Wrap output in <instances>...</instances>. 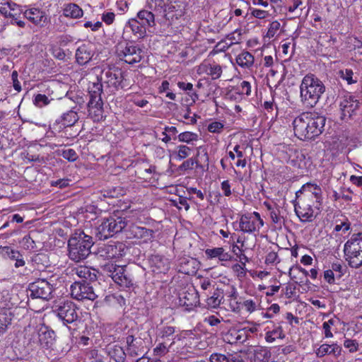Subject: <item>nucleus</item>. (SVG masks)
Masks as SVG:
<instances>
[{
  "mask_svg": "<svg viewBox=\"0 0 362 362\" xmlns=\"http://www.w3.org/2000/svg\"><path fill=\"white\" fill-rule=\"evenodd\" d=\"M122 231L127 238L135 239L139 243H148L153 237L152 230L131 223L126 217L117 215L103 218L96 228V235L100 240H105Z\"/></svg>",
  "mask_w": 362,
  "mask_h": 362,
  "instance_id": "nucleus-1",
  "label": "nucleus"
},
{
  "mask_svg": "<svg viewBox=\"0 0 362 362\" xmlns=\"http://www.w3.org/2000/svg\"><path fill=\"white\" fill-rule=\"evenodd\" d=\"M321 187L313 182H307L296 192L295 212L301 222H312L320 213L322 205Z\"/></svg>",
  "mask_w": 362,
  "mask_h": 362,
  "instance_id": "nucleus-2",
  "label": "nucleus"
},
{
  "mask_svg": "<svg viewBox=\"0 0 362 362\" xmlns=\"http://www.w3.org/2000/svg\"><path fill=\"white\" fill-rule=\"evenodd\" d=\"M326 119L316 112H303L293 121L295 136L300 140L313 139L324 129Z\"/></svg>",
  "mask_w": 362,
  "mask_h": 362,
  "instance_id": "nucleus-3",
  "label": "nucleus"
},
{
  "mask_svg": "<svg viewBox=\"0 0 362 362\" xmlns=\"http://www.w3.org/2000/svg\"><path fill=\"white\" fill-rule=\"evenodd\" d=\"M325 91L323 83L315 75L307 74L300 86L301 102L307 107H313L318 103Z\"/></svg>",
  "mask_w": 362,
  "mask_h": 362,
  "instance_id": "nucleus-4",
  "label": "nucleus"
},
{
  "mask_svg": "<svg viewBox=\"0 0 362 362\" xmlns=\"http://www.w3.org/2000/svg\"><path fill=\"white\" fill-rule=\"evenodd\" d=\"M93 244L92 237L83 231L74 233L68 242L70 259L75 262L86 259L90 253Z\"/></svg>",
  "mask_w": 362,
  "mask_h": 362,
  "instance_id": "nucleus-5",
  "label": "nucleus"
},
{
  "mask_svg": "<svg viewBox=\"0 0 362 362\" xmlns=\"http://www.w3.org/2000/svg\"><path fill=\"white\" fill-rule=\"evenodd\" d=\"M345 260L352 268L362 266V233L353 234L344 245Z\"/></svg>",
  "mask_w": 362,
  "mask_h": 362,
  "instance_id": "nucleus-6",
  "label": "nucleus"
},
{
  "mask_svg": "<svg viewBox=\"0 0 362 362\" xmlns=\"http://www.w3.org/2000/svg\"><path fill=\"white\" fill-rule=\"evenodd\" d=\"M118 57L129 64L140 62L144 57V51L132 43L119 44L117 47Z\"/></svg>",
  "mask_w": 362,
  "mask_h": 362,
  "instance_id": "nucleus-7",
  "label": "nucleus"
},
{
  "mask_svg": "<svg viewBox=\"0 0 362 362\" xmlns=\"http://www.w3.org/2000/svg\"><path fill=\"white\" fill-rule=\"evenodd\" d=\"M238 223L241 232L256 235L259 233L264 223L260 214L254 211L241 215Z\"/></svg>",
  "mask_w": 362,
  "mask_h": 362,
  "instance_id": "nucleus-8",
  "label": "nucleus"
},
{
  "mask_svg": "<svg viewBox=\"0 0 362 362\" xmlns=\"http://www.w3.org/2000/svg\"><path fill=\"white\" fill-rule=\"evenodd\" d=\"M78 308L71 301H63L56 304L53 312L64 325L74 323L78 318Z\"/></svg>",
  "mask_w": 362,
  "mask_h": 362,
  "instance_id": "nucleus-9",
  "label": "nucleus"
},
{
  "mask_svg": "<svg viewBox=\"0 0 362 362\" xmlns=\"http://www.w3.org/2000/svg\"><path fill=\"white\" fill-rule=\"evenodd\" d=\"M103 270L120 286L129 288L133 286V281L129 275L125 274L124 267L113 264H106L103 267Z\"/></svg>",
  "mask_w": 362,
  "mask_h": 362,
  "instance_id": "nucleus-10",
  "label": "nucleus"
},
{
  "mask_svg": "<svg viewBox=\"0 0 362 362\" xmlns=\"http://www.w3.org/2000/svg\"><path fill=\"white\" fill-rule=\"evenodd\" d=\"M30 296L33 298L49 300L53 292L52 284L45 279H38L29 285Z\"/></svg>",
  "mask_w": 362,
  "mask_h": 362,
  "instance_id": "nucleus-11",
  "label": "nucleus"
},
{
  "mask_svg": "<svg viewBox=\"0 0 362 362\" xmlns=\"http://www.w3.org/2000/svg\"><path fill=\"white\" fill-rule=\"evenodd\" d=\"M70 290L71 296L78 300H94L98 297L93 288L85 281H75L71 284Z\"/></svg>",
  "mask_w": 362,
  "mask_h": 362,
  "instance_id": "nucleus-12",
  "label": "nucleus"
},
{
  "mask_svg": "<svg viewBox=\"0 0 362 362\" xmlns=\"http://www.w3.org/2000/svg\"><path fill=\"white\" fill-rule=\"evenodd\" d=\"M341 119L348 121L357 115L360 110V103L352 96H346L340 103Z\"/></svg>",
  "mask_w": 362,
  "mask_h": 362,
  "instance_id": "nucleus-13",
  "label": "nucleus"
},
{
  "mask_svg": "<svg viewBox=\"0 0 362 362\" xmlns=\"http://www.w3.org/2000/svg\"><path fill=\"white\" fill-rule=\"evenodd\" d=\"M100 257L105 259H116L125 255V245L122 243L105 245L98 251Z\"/></svg>",
  "mask_w": 362,
  "mask_h": 362,
  "instance_id": "nucleus-14",
  "label": "nucleus"
},
{
  "mask_svg": "<svg viewBox=\"0 0 362 362\" xmlns=\"http://www.w3.org/2000/svg\"><path fill=\"white\" fill-rule=\"evenodd\" d=\"M122 73L117 68L105 69L101 75V80L108 86L117 88L122 81Z\"/></svg>",
  "mask_w": 362,
  "mask_h": 362,
  "instance_id": "nucleus-15",
  "label": "nucleus"
},
{
  "mask_svg": "<svg viewBox=\"0 0 362 362\" xmlns=\"http://www.w3.org/2000/svg\"><path fill=\"white\" fill-rule=\"evenodd\" d=\"M197 73L199 75L207 74L211 76L213 80L218 79L222 74V67L216 62L210 63L209 62H203L197 68Z\"/></svg>",
  "mask_w": 362,
  "mask_h": 362,
  "instance_id": "nucleus-16",
  "label": "nucleus"
},
{
  "mask_svg": "<svg viewBox=\"0 0 362 362\" xmlns=\"http://www.w3.org/2000/svg\"><path fill=\"white\" fill-rule=\"evenodd\" d=\"M226 298L223 300L226 309L235 313H239L241 310V301L237 288L231 286L230 290L226 293Z\"/></svg>",
  "mask_w": 362,
  "mask_h": 362,
  "instance_id": "nucleus-17",
  "label": "nucleus"
},
{
  "mask_svg": "<svg viewBox=\"0 0 362 362\" xmlns=\"http://www.w3.org/2000/svg\"><path fill=\"white\" fill-rule=\"evenodd\" d=\"M71 275L75 279V276L81 279L93 281L96 280L97 270L86 265H76L70 271Z\"/></svg>",
  "mask_w": 362,
  "mask_h": 362,
  "instance_id": "nucleus-18",
  "label": "nucleus"
},
{
  "mask_svg": "<svg viewBox=\"0 0 362 362\" xmlns=\"http://www.w3.org/2000/svg\"><path fill=\"white\" fill-rule=\"evenodd\" d=\"M88 115L95 122H99L104 117L103 103L102 99L95 98L89 100L88 104Z\"/></svg>",
  "mask_w": 362,
  "mask_h": 362,
  "instance_id": "nucleus-19",
  "label": "nucleus"
},
{
  "mask_svg": "<svg viewBox=\"0 0 362 362\" xmlns=\"http://www.w3.org/2000/svg\"><path fill=\"white\" fill-rule=\"evenodd\" d=\"M247 339V330L245 329L231 328L223 337L224 341L230 344H243Z\"/></svg>",
  "mask_w": 362,
  "mask_h": 362,
  "instance_id": "nucleus-20",
  "label": "nucleus"
},
{
  "mask_svg": "<svg viewBox=\"0 0 362 362\" xmlns=\"http://www.w3.org/2000/svg\"><path fill=\"white\" fill-rule=\"evenodd\" d=\"M23 15L36 25H42L47 19L45 11L36 7L27 8L23 11Z\"/></svg>",
  "mask_w": 362,
  "mask_h": 362,
  "instance_id": "nucleus-21",
  "label": "nucleus"
},
{
  "mask_svg": "<svg viewBox=\"0 0 362 362\" xmlns=\"http://www.w3.org/2000/svg\"><path fill=\"white\" fill-rule=\"evenodd\" d=\"M94 54L93 45L92 44H83L76 52V59L78 64H86Z\"/></svg>",
  "mask_w": 362,
  "mask_h": 362,
  "instance_id": "nucleus-22",
  "label": "nucleus"
},
{
  "mask_svg": "<svg viewBox=\"0 0 362 362\" xmlns=\"http://www.w3.org/2000/svg\"><path fill=\"white\" fill-rule=\"evenodd\" d=\"M78 119L79 117L77 112L74 110H70L63 113L60 117L57 119L53 126L59 124V129L72 127L77 122Z\"/></svg>",
  "mask_w": 362,
  "mask_h": 362,
  "instance_id": "nucleus-23",
  "label": "nucleus"
},
{
  "mask_svg": "<svg viewBox=\"0 0 362 362\" xmlns=\"http://www.w3.org/2000/svg\"><path fill=\"white\" fill-rule=\"evenodd\" d=\"M185 13V6L182 3H173L167 6L165 12V17L171 21L178 20L184 16Z\"/></svg>",
  "mask_w": 362,
  "mask_h": 362,
  "instance_id": "nucleus-24",
  "label": "nucleus"
},
{
  "mask_svg": "<svg viewBox=\"0 0 362 362\" xmlns=\"http://www.w3.org/2000/svg\"><path fill=\"white\" fill-rule=\"evenodd\" d=\"M341 347L337 343L332 344H322L315 350V354L318 358H322L326 355H333L337 358L341 355Z\"/></svg>",
  "mask_w": 362,
  "mask_h": 362,
  "instance_id": "nucleus-25",
  "label": "nucleus"
},
{
  "mask_svg": "<svg viewBox=\"0 0 362 362\" xmlns=\"http://www.w3.org/2000/svg\"><path fill=\"white\" fill-rule=\"evenodd\" d=\"M150 264L155 272L165 273L170 267L168 259L159 255H153Z\"/></svg>",
  "mask_w": 362,
  "mask_h": 362,
  "instance_id": "nucleus-26",
  "label": "nucleus"
},
{
  "mask_svg": "<svg viewBox=\"0 0 362 362\" xmlns=\"http://www.w3.org/2000/svg\"><path fill=\"white\" fill-rule=\"evenodd\" d=\"M207 259L217 258L221 262H227L231 259V255L226 252L223 247L207 248L204 251Z\"/></svg>",
  "mask_w": 362,
  "mask_h": 362,
  "instance_id": "nucleus-27",
  "label": "nucleus"
},
{
  "mask_svg": "<svg viewBox=\"0 0 362 362\" xmlns=\"http://www.w3.org/2000/svg\"><path fill=\"white\" fill-rule=\"evenodd\" d=\"M180 301L187 309H191L192 307L196 306L199 302L197 291L194 288L189 289L187 293H184L183 297L180 298Z\"/></svg>",
  "mask_w": 362,
  "mask_h": 362,
  "instance_id": "nucleus-28",
  "label": "nucleus"
},
{
  "mask_svg": "<svg viewBox=\"0 0 362 362\" xmlns=\"http://www.w3.org/2000/svg\"><path fill=\"white\" fill-rule=\"evenodd\" d=\"M107 353L115 362H124L127 356L123 348L118 344H110L107 347Z\"/></svg>",
  "mask_w": 362,
  "mask_h": 362,
  "instance_id": "nucleus-29",
  "label": "nucleus"
},
{
  "mask_svg": "<svg viewBox=\"0 0 362 362\" xmlns=\"http://www.w3.org/2000/svg\"><path fill=\"white\" fill-rule=\"evenodd\" d=\"M136 19L147 28L155 25V14L148 10L139 11L137 13Z\"/></svg>",
  "mask_w": 362,
  "mask_h": 362,
  "instance_id": "nucleus-30",
  "label": "nucleus"
},
{
  "mask_svg": "<svg viewBox=\"0 0 362 362\" xmlns=\"http://www.w3.org/2000/svg\"><path fill=\"white\" fill-rule=\"evenodd\" d=\"M146 7L155 16L165 15L166 5L164 0H148Z\"/></svg>",
  "mask_w": 362,
  "mask_h": 362,
  "instance_id": "nucleus-31",
  "label": "nucleus"
},
{
  "mask_svg": "<svg viewBox=\"0 0 362 362\" xmlns=\"http://www.w3.org/2000/svg\"><path fill=\"white\" fill-rule=\"evenodd\" d=\"M63 14L66 18H79L83 16V11L77 4L70 3L64 6Z\"/></svg>",
  "mask_w": 362,
  "mask_h": 362,
  "instance_id": "nucleus-32",
  "label": "nucleus"
},
{
  "mask_svg": "<svg viewBox=\"0 0 362 362\" xmlns=\"http://www.w3.org/2000/svg\"><path fill=\"white\" fill-rule=\"evenodd\" d=\"M129 27L132 33L139 38H142L146 35V29L142 23H141L136 18H132L128 22Z\"/></svg>",
  "mask_w": 362,
  "mask_h": 362,
  "instance_id": "nucleus-33",
  "label": "nucleus"
},
{
  "mask_svg": "<svg viewBox=\"0 0 362 362\" xmlns=\"http://www.w3.org/2000/svg\"><path fill=\"white\" fill-rule=\"evenodd\" d=\"M236 63L243 68L248 69L254 64V57L249 52H243L236 57Z\"/></svg>",
  "mask_w": 362,
  "mask_h": 362,
  "instance_id": "nucleus-34",
  "label": "nucleus"
},
{
  "mask_svg": "<svg viewBox=\"0 0 362 362\" xmlns=\"http://www.w3.org/2000/svg\"><path fill=\"white\" fill-rule=\"evenodd\" d=\"M223 299V295L219 290L215 291L212 295L206 300L209 308H217Z\"/></svg>",
  "mask_w": 362,
  "mask_h": 362,
  "instance_id": "nucleus-35",
  "label": "nucleus"
},
{
  "mask_svg": "<svg viewBox=\"0 0 362 362\" xmlns=\"http://www.w3.org/2000/svg\"><path fill=\"white\" fill-rule=\"evenodd\" d=\"M284 334L281 326L275 327L272 330H267L265 333V340L268 343H273L276 339H284Z\"/></svg>",
  "mask_w": 362,
  "mask_h": 362,
  "instance_id": "nucleus-36",
  "label": "nucleus"
},
{
  "mask_svg": "<svg viewBox=\"0 0 362 362\" xmlns=\"http://www.w3.org/2000/svg\"><path fill=\"white\" fill-rule=\"evenodd\" d=\"M192 153V148L186 145H179L176 150L173 151L172 156L177 160H182L188 158Z\"/></svg>",
  "mask_w": 362,
  "mask_h": 362,
  "instance_id": "nucleus-37",
  "label": "nucleus"
},
{
  "mask_svg": "<svg viewBox=\"0 0 362 362\" xmlns=\"http://www.w3.org/2000/svg\"><path fill=\"white\" fill-rule=\"evenodd\" d=\"M88 93L90 100H95V98L102 99L101 94L103 93V86L101 82H93L88 86Z\"/></svg>",
  "mask_w": 362,
  "mask_h": 362,
  "instance_id": "nucleus-38",
  "label": "nucleus"
},
{
  "mask_svg": "<svg viewBox=\"0 0 362 362\" xmlns=\"http://www.w3.org/2000/svg\"><path fill=\"white\" fill-rule=\"evenodd\" d=\"M0 255L4 258L15 261L17 258L20 257L21 253L19 251L13 250L8 246H0Z\"/></svg>",
  "mask_w": 362,
  "mask_h": 362,
  "instance_id": "nucleus-39",
  "label": "nucleus"
},
{
  "mask_svg": "<svg viewBox=\"0 0 362 362\" xmlns=\"http://www.w3.org/2000/svg\"><path fill=\"white\" fill-rule=\"evenodd\" d=\"M259 303L257 299L247 298L241 301V308L251 314L258 309Z\"/></svg>",
  "mask_w": 362,
  "mask_h": 362,
  "instance_id": "nucleus-40",
  "label": "nucleus"
},
{
  "mask_svg": "<svg viewBox=\"0 0 362 362\" xmlns=\"http://www.w3.org/2000/svg\"><path fill=\"white\" fill-rule=\"evenodd\" d=\"M178 140L180 142L192 144L198 141L199 136L197 134L192 132H184L178 135Z\"/></svg>",
  "mask_w": 362,
  "mask_h": 362,
  "instance_id": "nucleus-41",
  "label": "nucleus"
},
{
  "mask_svg": "<svg viewBox=\"0 0 362 362\" xmlns=\"http://www.w3.org/2000/svg\"><path fill=\"white\" fill-rule=\"evenodd\" d=\"M50 100L48 97L44 94H37L33 100L34 105L37 107H42L47 105Z\"/></svg>",
  "mask_w": 362,
  "mask_h": 362,
  "instance_id": "nucleus-42",
  "label": "nucleus"
},
{
  "mask_svg": "<svg viewBox=\"0 0 362 362\" xmlns=\"http://www.w3.org/2000/svg\"><path fill=\"white\" fill-rule=\"evenodd\" d=\"M281 27V24L278 21H272L268 28V30L266 34V37L269 38L274 37L277 32L279 30Z\"/></svg>",
  "mask_w": 362,
  "mask_h": 362,
  "instance_id": "nucleus-43",
  "label": "nucleus"
},
{
  "mask_svg": "<svg viewBox=\"0 0 362 362\" xmlns=\"http://www.w3.org/2000/svg\"><path fill=\"white\" fill-rule=\"evenodd\" d=\"M351 228V223L348 220L346 221H338L334 228V231L339 232L341 231L345 233Z\"/></svg>",
  "mask_w": 362,
  "mask_h": 362,
  "instance_id": "nucleus-44",
  "label": "nucleus"
},
{
  "mask_svg": "<svg viewBox=\"0 0 362 362\" xmlns=\"http://www.w3.org/2000/svg\"><path fill=\"white\" fill-rule=\"evenodd\" d=\"M15 3L11 2L8 0H4L3 2H0V12L6 16V14H10L11 11H13V7L16 6Z\"/></svg>",
  "mask_w": 362,
  "mask_h": 362,
  "instance_id": "nucleus-45",
  "label": "nucleus"
},
{
  "mask_svg": "<svg viewBox=\"0 0 362 362\" xmlns=\"http://www.w3.org/2000/svg\"><path fill=\"white\" fill-rule=\"evenodd\" d=\"M240 94L250 95L251 93V85L248 81H243L237 86Z\"/></svg>",
  "mask_w": 362,
  "mask_h": 362,
  "instance_id": "nucleus-46",
  "label": "nucleus"
},
{
  "mask_svg": "<svg viewBox=\"0 0 362 362\" xmlns=\"http://www.w3.org/2000/svg\"><path fill=\"white\" fill-rule=\"evenodd\" d=\"M60 155L69 161L74 162L78 158V156L75 150L72 148L62 150Z\"/></svg>",
  "mask_w": 362,
  "mask_h": 362,
  "instance_id": "nucleus-47",
  "label": "nucleus"
},
{
  "mask_svg": "<svg viewBox=\"0 0 362 362\" xmlns=\"http://www.w3.org/2000/svg\"><path fill=\"white\" fill-rule=\"evenodd\" d=\"M52 332H45L39 334V341L42 345L48 346L53 341Z\"/></svg>",
  "mask_w": 362,
  "mask_h": 362,
  "instance_id": "nucleus-48",
  "label": "nucleus"
},
{
  "mask_svg": "<svg viewBox=\"0 0 362 362\" xmlns=\"http://www.w3.org/2000/svg\"><path fill=\"white\" fill-rule=\"evenodd\" d=\"M270 211V218L274 223L281 224L282 216H280V210L278 208L269 207Z\"/></svg>",
  "mask_w": 362,
  "mask_h": 362,
  "instance_id": "nucleus-49",
  "label": "nucleus"
},
{
  "mask_svg": "<svg viewBox=\"0 0 362 362\" xmlns=\"http://www.w3.org/2000/svg\"><path fill=\"white\" fill-rule=\"evenodd\" d=\"M224 127V124L221 122H212L207 127L209 132L211 133H221Z\"/></svg>",
  "mask_w": 362,
  "mask_h": 362,
  "instance_id": "nucleus-50",
  "label": "nucleus"
},
{
  "mask_svg": "<svg viewBox=\"0 0 362 362\" xmlns=\"http://www.w3.org/2000/svg\"><path fill=\"white\" fill-rule=\"evenodd\" d=\"M210 362H230L229 358L221 353H213L209 357Z\"/></svg>",
  "mask_w": 362,
  "mask_h": 362,
  "instance_id": "nucleus-51",
  "label": "nucleus"
},
{
  "mask_svg": "<svg viewBox=\"0 0 362 362\" xmlns=\"http://www.w3.org/2000/svg\"><path fill=\"white\" fill-rule=\"evenodd\" d=\"M251 15L258 19H264L269 16V13L267 11L261 10L258 8H251Z\"/></svg>",
  "mask_w": 362,
  "mask_h": 362,
  "instance_id": "nucleus-52",
  "label": "nucleus"
},
{
  "mask_svg": "<svg viewBox=\"0 0 362 362\" xmlns=\"http://www.w3.org/2000/svg\"><path fill=\"white\" fill-rule=\"evenodd\" d=\"M197 163V160L194 158H190L185 160L179 167L178 170L181 171H186L192 170L194 165Z\"/></svg>",
  "mask_w": 362,
  "mask_h": 362,
  "instance_id": "nucleus-53",
  "label": "nucleus"
},
{
  "mask_svg": "<svg viewBox=\"0 0 362 362\" xmlns=\"http://www.w3.org/2000/svg\"><path fill=\"white\" fill-rule=\"evenodd\" d=\"M280 262L279 259V256L276 252H269L265 257L264 262L266 264H274L276 263H279Z\"/></svg>",
  "mask_w": 362,
  "mask_h": 362,
  "instance_id": "nucleus-54",
  "label": "nucleus"
},
{
  "mask_svg": "<svg viewBox=\"0 0 362 362\" xmlns=\"http://www.w3.org/2000/svg\"><path fill=\"white\" fill-rule=\"evenodd\" d=\"M345 348L348 349L351 353H354L358 351V344L356 340L347 339L344 342Z\"/></svg>",
  "mask_w": 362,
  "mask_h": 362,
  "instance_id": "nucleus-55",
  "label": "nucleus"
},
{
  "mask_svg": "<svg viewBox=\"0 0 362 362\" xmlns=\"http://www.w3.org/2000/svg\"><path fill=\"white\" fill-rule=\"evenodd\" d=\"M168 349L164 343H160L154 348L153 353L156 356L161 357L168 352Z\"/></svg>",
  "mask_w": 362,
  "mask_h": 362,
  "instance_id": "nucleus-56",
  "label": "nucleus"
},
{
  "mask_svg": "<svg viewBox=\"0 0 362 362\" xmlns=\"http://www.w3.org/2000/svg\"><path fill=\"white\" fill-rule=\"evenodd\" d=\"M339 75L343 79L346 80L349 84H351L355 82L352 78L353 71L351 69H346L345 70H341L339 71Z\"/></svg>",
  "mask_w": 362,
  "mask_h": 362,
  "instance_id": "nucleus-57",
  "label": "nucleus"
},
{
  "mask_svg": "<svg viewBox=\"0 0 362 362\" xmlns=\"http://www.w3.org/2000/svg\"><path fill=\"white\" fill-rule=\"evenodd\" d=\"M226 37L228 38V40H230L235 45L239 44L241 41V31L235 30L233 33L228 34Z\"/></svg>",
  "mask_w": 362,
  "mask_h": 362,
  "instance_id": "nucleus-58",
  "label": "nucleus"
},
{
  "mask_svg": "<svg viewBox=\"0 0 362 362\" xmlns=\"http://www.w3.org/2000/svg\"><path fill=\"white\" fill-rule=\"evenodd\" d=\"M115 15L111 11H105L102 14L101 19L107 25H111L115 21Z\"/></svg>",
  "mask_w": 362,
  "mask_h": 362,
  "instance_id": "nucleus-59",
  "label": "nucleus"
},
{
  "mask_svg": "<svg viewBox=\"0 0 362 362\" xmlns=\"http://www.w3.org/2000/svg\"><path fill=\"white\" fill-rule=\"evenodd\" d=\"M11 323V318L4 313H0V332L4 331Z\"/></svg>",
  "mask_w": 362,
  "mask_h": 362,
  "instance_id": "nucleus-60",
  "label": "nucleus"
},
{
  "mask_svg": "<svg viewBox=\"0 0 362 362\" xmlns=\"http://www.w3.org/2000/svg\"><path fill=\"white\" fill-rule=\"evenodd\" d=\"M21 243L26 250H32L35 247V242L29 235H25L22 239Z\"/></svg>",
  "mask_w": 362,
  "mask_h": 362,
  "instance_id": "nucleus-61",
  "label": "nucleus"
},
{
  "mask_svg": "<svg viewBox=\"0 0 362 362\" xmlns=\"http://www.w3.org/2000/svg\"><path fill=\"white\" fill-rule=\"evenodd\" d=\"M175 332V327L168 326V327H164L160 330L159 335L162 338L168 337L170 336H173Z\"/></svg>",
  "mask_w": 362,
  "mask_h": 362,
  "instance_id": "nucleus-62",
  "label": "nucleus"
},
{
  "mask_svg": "<svg viewBox=\"0 0 362 362\" xmlns=\"http://www.w3.org/2000/svg\"><path fill=\"white\" fill-rule=\"evenodd\" d=\"M244 267H245V264H235L232 267V269L234 272H235L237 274L238 276L243 277L246 274Z\"/></svg>",
  "mask_w": 362,
  "mask_h": 362,
  "instance_id": "nucleus-63",
  "label": "nucleus"
},
{
  "mask_svg": "<svg viewBox=\"0 0 362 362\" xmlns=\"http://www.w3.org/2000/svg\"><path fill=\"white\" fill-rule=\"evenodd\" d=\"M221 189L223 192V194L226 197H229L231 195V189H230V185L228 180H224L221 182Z\"/></svg>",
  "mask_w": 362,
  "mask_h": 362,
  "instance_id": "nucleus-64",
  "label": "nucleus"
}]
</instances>
